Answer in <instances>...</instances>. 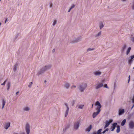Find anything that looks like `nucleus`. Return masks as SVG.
Masks as SVG:
<instances>
[{
	"label": "nucleus",
	"mask_w": 134,
	"mask_h": 134,
	"mask_svg": "<svg viewBox=\"0 0 134 134\" xmlns=\"http://www.w3.org/2000/svg\"><path fill=\"white\" fill-rule=\"evenodd\" d=\"M52 66V65L51 64H48L43 66L38 72L37 75L39 76L42 74L47 70L50 69Z\"/></svg>",
	"instance_id": "nucleus-1"
},
{
	"label": "nucleus",
	"mask_w": 134,
	"mask_h": 134,
	"mask_svg": "<svg viewBox=\"0 0 134 134\" xmlns=\"http://www.w3.org/2000/svg\"><path fill=\"white\" fill-rule=\"evenodd\" d=\"M87 84L86 83H83L79 85V89L81 92H83L87 87Z\"/></svg>",
	"instance_id": "nucleus-2"
},
{
	"label": "nucleus",
	"mask_w": 134,
	"mask_h": 134,
	"mask_svg": "<svg viewBox=\"0 0 134 134\" xmlns=\"http://www.w3.org/2000/svg\"><path fill=\"white\" fill-rule=\"evenodd\" d=\"M80 125V121H78L76 122L74 124L73 127L74 130L76 131L78 130Z\"/></svg>",
	"instance_id": "nucleus-3"
},
{
	"label": "nucleus",
	"mask_w": 134,
	"mask_h": 134,
	"mask_svg": "<svg viewBox=\"0 0 134 134\" xmlns=\"http://www.w3.org/2000/svg\"><path fill=\"white\" fill-rule=\"evenodd\" d=\"M25 129L27 134H29L30 131V126L28 123L26 124Z\"/></svg>",
	"instance_id": "nucleus-4"
},
{
	"label": "nucleus",
	"mask_w": 134,
	"mask_h": 134,
	"mask_svg": "<svg viewBox=\"0 0 134 134\" xmlns=\"http://www.w3.org/2000/svg\"><path fill=\"white\" fill-rule=\"evenodd\" d=\"M95 105L97 106L96 108V110L100 111L101 110L100 108L102 107V105L98 101H97L95 104Z\"/></svg>",
	"instance_id": "nucleus-5"
},
{
	"label": "nucleus",
	"mask_w": 134,
	"mask_h": 134,
	"mask_svg": "<svg viewBox=\"0 0 134 134\" xmlns=\"http://www.w3.org/2000/svg\"><path fill=\"white\" fill-rule=\"evenodd\" d=\"M113 121V120L111 119H110L109 120H106L105 122V125L104 126V129L107 127L109 125L110 123Z\"/></svg>",
	"instance_id": "nucleus-6"
},
{
	"label": "nucleus",
	"mask_w": 134,
	"mask_h": 134,
	"mask_svg": "<svg viewBox=\"0 0 134 134\" xmlns=\"http://www.w3.org/2000/svg\"><path fill=\"white\" fill-rule=\"evenodd\" d=\"M81 37H78L75 38L74 40L72 41V43H77L81 41Z\"/></svg>",
	"instance_id": "nucleus-7"
},
{
	"label": "nucleus",
	"mask_w": 134,
	"mask_h": 134,
	"mask_svg": "<svg viewBox=\"0 0 134 134\" xmlns=\"http://www.w3.org/2000/svg\"><path fill=\"white\" fill-rule=\"evenodd\" d=\"M129 128L131 129H132L134 128V122L133 121H130L129 124Z\"/></svg>",
	"instance_id": "nucleus-8"
},
{
	"label": "nucleus",
	"mask_w": 134,
	"mask_h": 134,
	"mask_svg": "<svg viewBox=\"0 0 134 134\" xmlns=\"http://www.w3.org/2000/svg\"><path fill=\"white\" fill-rule=\"evenodd\" d=\"M65 105L66 107V110L65 112V116L66 117L68 115V114L69 112V108L68 107L67 104L66 103L65 104Z\"/></svg>",
	"instance_id": "nucleus-9"
},
{
	"label": "nucleus",
	"mask_w": 134,
	"mask_h": 134,
	"mask_svg": "<svg viewBox=\"0 0 134 134\" xmlns=\"http://www.w3.org/2000/svg\"><path fill=\"white\" fill-rule=\"evenodd\" d=\"M103 86V84L102 83H98L96 86V89H98L102 87Z\"/></svg>",
	"instance_id": "nucleus-10"
},
{
	"label": "nucleus",
	"mask_w": 134,
	"mask_h": 134,
	"mask_svg": "<svg viewBox=\"0 0 134 134\" xmlns=\"http://www.w3.org/2000/svg\"><path fill=\"white\" fill-rule=\"evenodd\" d=\"M118 114L119 115H121L124 113L125 110L124 109H119L118 111Z\"/></svg>",
	"instance_id": "nucleus-11"
},
{
	"label": "nucleus",
	"mask_w": 134,
	"mask_h": 134,
	"mask_svg": "<svg viewBox=\"0 0 134 134\" xmlns=\"http://www.w3.org/2000/svg\"><path fill=\"white\" fill-rule=\"evenodd\" d=\"M134 58V55L130 56V58L129 59L128 63L129 64H131V62L133 61V59Z\"/></svg>",
	"instance_id": "nucleus-12"
},
{
	"label": "nucleus",
	"mask_w": 134,
	"mask_h": 134,
	"mask_svg": "<svg viewBox=\"0 0 134 134\" xmlns=\"http://www.w3.org/2000/svg\"><path fill=\"white\" fill-rule=\"evenodd\" d=\"M70 85V84L69 83L65 82V83L64 86V88L66 89H68Z\"/></svg>",
	"instance_id": "nucleus-13"
},
{
	"label": "nucleus",
	"mask_w": 134,
	"mask_h": 134,
	"mask_svg": "<svg viewBox=\"0 0 134 134\" xmlns=\"http://www.w3.org/2000/svg\"><path fill=\"white\" fill-rule=\"evenodd\" d=\"M127 47V45L125 44H124L122 47L121 49V51L123 53Z\"/></svg>",
	"instance_id": "nucleus-14"
},
{
	"label": "nucleus",
	"mask_w": 134,
	"mask_h": 134,
	"mask_svg": "<svg viewBox=\"0 0 134 134\" xmlns=\"http://www.w3.org/2000/svg\"><path fill=\"white\" fill-rule=\"evenodd\" d=\"M101 72L99 71H97L94 72V74L96 76H99L101 74Z\"/></svg>",
	"instance_id": "nucleus-15"
},
{
	"label": "nucleus",
	"mask_w": 134,
	"mask_h": 134,
	"mask_svg": "<svg viewBox=\"0 0 134 134\" xmlns=\"http://www.w3.org/2000/svg\"><path fill=\"white\" fill-rule=\"evenodd\" d=\"M10 123L9 122H8L5 124L4 128L6 130H7L10 126Z\"/></svg>",
	"instance_id": "nucleus-16"
},
{
	"label": "nucleus",
	"mask_w": 134,
	"mask_h": 134,
	"mask_svg": "<svg viewBox=\"0 0 134 134\" xmlns=\"http://www.w3.org/2000/svg\"><path fill=\"white\" fill-rule=\"evenodd\" d=\"M102 130V129H99L98 131L97 132H94L91 134H101V131Z\"/></svg>",
	"instance_id": "nucleus-17"
},
{
	"label": "nucleus",
	"mask_w": 134,
	"mask_h": 134,
	"mask_svg": "<svg viewBox=\"0 0 134 134\" xmlns=\"http://www.w3.org/2000/svg\"><path fill=\"white\" fill-rule=\"evenodd\" d=\"M117 123H115L113 124L112 125V128L111 130V131H114V130L116 126L117 125Z\"/></svg>",
	"instance_id": "nucleus-18"
},
{
	"label": "nucleus",
	"mask_w": 134,
	"mask_h": 134,
	"mask_svg": "<svg viewBox=\"0 0 134 134\" xmlns=\"http://www.w3.org/2000/svg\"><path fill=\"white\" fill-rule=\"evenodd\" d=\"M100 111L97 110V112H94L93 113V118H95L96 116L99 113Z\"/></svg>",
	"instance_id": "nucleus-19"
},
{
	"label": "nucleus",
	"mask_w": 134,
	"mask_h": 134,
	"mask_svg": "<svg viewBox=\"0 0 134 134\" xmlns=\"http://www.w3.org/2000/svg\"><path fill=\"white\" fill-rule=\"evenodd\" d=\"M84 105L83 104H79L77 105V107H78V108L82 109L83 108Z\"/></svg>",
	"instance_id": "nucleus-20"
},
{
	"label": "nucleus",
	"mask_w": 134,
	"mask_h": 134,
	"mask_svg": "<svg viewBox=\"0 0 134 134\" xmlns=\"http://www.w3.org/2000/svg\"><path fill=\"white\" fill-rule=\"evenodd\" d=\"M2 109H3L4 108V107L5 104V101L3 99H2Z\"/></svg>",
	"instance_id": "nucleus-21"
},
{
	"label": "nucleus",
	"mask_w": 134,
	"mask_h": 134,
	"mask_svg": "<svg viewBox=\"0 0 134 134\" xmlns=\"http://www.w3.org/2000/svg\"><path fill=\"white\" fill-rule=\"evenodd\" d=\"M101 32L100 31L99 32L98 34H96L95 36V37L97 38H98L101 35Z\"/></svg>",
	"instance_id": "nucleus-22"
},
{
	"label": "nucleus",
	"mask_w": 134,
	"mask_h": 134,
	"mask_svg": "<svg viewBox=\"0 0 134 134\" xmlns=\"http://www.w3.org/2000/svg\"><path fill=\"white\" fill-rule=\"evenodd\" d=\"M30 109V108L28 107H25L23 108V110L26 111H28Z\"/></svg>",
	"instance_id": "nucleus-23"
},
{
	"label": "nucleus",
	"mask_w": 134,
	"mask_h": 134,
	"mask_svg": "<svg viewBox=\"0 0 134 134\" xmlns=\"http://www.w3.org/2000/svg\"><path fill=\"white\" fill-rule=\"evenodd\" d=\"M18 64H16L14 65V68L13 69V70L14 71H15L17 70L18 68Z\"/></svg>",
	"instance_id": "nucleus-24"
},
{
	"label": "nucleus",
	"mask_w": 134,
	"mask_h": 134,
	"mask_svg": "<svg viewBox=\"0 0 134 134\" xmlns=\"http://www.w3.org/2000/svg\"><path fill=\"white\" fill-rule=\"evenodd\" d=\"M92 127V125H90L89 127H87L86 129V131H87L90 132V131Z\"/></svg>",
	"instance_id": "nucleus-25"
},
{
	"label": "nucleus",
	"mask_w": 134,
	"mask_h": 134,
	"mask_svg": "<svg viewBox=\"0 0 134 134\" xmlns=\"http://www.w3.org/2000/svg\"><path fill=\"white\" fill-rule=\"evenodd\" d=\"M70 127V125H66L65 127L64 128L63 131H65L66 130L69 129Z\"/></svg>",
	"instance_id": "nucleus-26"
},
{
	"label": "nucleus",
	"mask_w": 134,
	"mask_h": 134,
	"mask_svg": "<svg viewBox=\"0 0 134 134\" xmlns=\"http://www.w3.org/2000/svg\"><path fill=\"white\" fill-rule=\"evenodd\" d=\"M120 130V127L119 125H118L117 126L116 132L119 133Z\"/></svg>",
	"instance_id": "nucleus-27"
},
{
	"label": "nucleus",
	"mask_w": 134,
	"mask_h": 134,
	"mask_svg": "<svg viewBox=\"0 0 134 134\" xmlns=\"http://www.w3.org/2000/svg\"><path fill=\"white\" fill-rule=\"evenodd\" d=\"M131 48L130 47H129L127 49V51H126V55H128V54L129 53L130 51L131 50Z\"/></svg>",
	"instance_id": "nucleus-28"
},
{
	"label": "nucleus",
	"mask_w": 134,
	"mask_h": 134,
	"mask_svg": "<svg viewBox=\"0 0 134 134\" xmlns=\"http://www.w3.org/2000/svg\"><path fill=\"white\" fill-rule=\"evenodd\" d=\"M126 119H124L122 122L121 123V125L122 126H123L125 125L126 122Z\"/></svg>",
	"instance_id": "nucleus-29"
},
{
	"label": "nucleus",
	"mask_w": 134,
	"mask_h": 134,
	"mask_svg": "<svg viewBox=\"0 0 134 134\" xmlns=\"http://www.w3.org/2000/svg\"><path fill=\"white\" fill-rule=\"evenodd\" d=\"M104 26V25L102 23H100L99 24V27H100V29H102L103 27Z\"/></svg>",
	"instance_id": "nucleus-30"
},
{
	"label": "nucleus",
	"mask_w": 134,
	"mask_h": 134,
	"mask_svg": "<svg viewBox=\"0 0 134 134\" xmlns=\"http://www.w3.org/2000/svg\"><path fill=\"white\" fill-rule=\"evenodd\" d=\"M57 21L56 20H54L53 22V23L52 24V25L53 26H54L57 24Z\"/></svg>",
	"instance_id": "nucleus-31"
},
{
	"label": "nucleus",
	"mask_w": 134,
	"mask_h": 134,
	"mask_svg": "<svg viewBox=\"0 0 134 134\" xmlns=\"http://www.w3.org/2000/svg\"><path fill=\"white\" fill-rule=\"evenodd\" d=\"M10 83L9 82L8 83L7 85V87H8L7 88V90H8L9 88H10Z\"/></svg>",
	"instance_id": "nucleus-32"
},
{
	"label": "nucleus",
	"mask_w": 134,
	"mask_h": 134,
	"mask_svg": "<svg viewBox=\"0 0 134 134\" xmlns=\"http://www.w3.org/2000/svg\"><path fill=\"white\" fill-rule=\"evenodd\" d=\"M94 48H89L87 49V51L88 52L89 51H93L94 50Z\"/></svg>",
	"instance_id": "nucleus-33"
},
{
	"label": "nucleus",
	"mask_w": 134,
	"mask_h": 134,
	"mask_svg": "<svg viewBox=\"0 0 134 134\" xmlns=\"http://www.w3.org/2000/svg\"><path fill=\"white\" fill-rule=\"evenodd\" d=\"M108 130L109 129L107 128L102 132V133H104L108 131Z\"/></svg>",
	"instance_id": "nucleus-34"
},
{
	"label": "nucleus",
	"mask_w": 134,
	"mask_h": 134,
	"mask_svg": "<svg viewBox=\"0 0 134 134\" xmlns=\"http://www.w3.org/2000/svg\"><path fill=\"white\" fill-rule=\"evenodd\" d=\"M132 9L134 10V0L132 3Z\"/></svg>",
	"instance_id": "nucleus-35"
},
{
	"label": "nucleus",
	"mask_w": 134,
	"mask_h": 134,
	"mask_svg": "<svg viewBox=\"0 0 134 134\" xmlns=\"http://www.w3.org/2000/svg\"><path fill=\"white\" fill-rule=\"evenodd\" d=\"M75 6V5L74 4H73L72 5L71 7L70 8L71 9H72Z\"/></svg>",
	"instance_id": "nucleus-36"
},
{
	"label": "nucleus",
	"mask_w": 134,
	"mask_h": 134,
	"mask_svg": "<svg viewBox=\"0 0 134 134\" xmlns=\"http://www.w3.org/2000/svg\"><path fill=\"white\" fill-rule=\"evenodd\" d=\"M32 84V82H31L28 86L29 87H30L31 86Z\"/></svg>",
	"instance_id": "nucleus-37"
},
{
	"label": "nucleus",
	"mask_w": 134,
	"mask_h": 134,
	"mask_svg": "<svg viewBox=\"0 0 134 134\" xmlns=\"http://www.w3.org/2000/svg\"><path fill=\"white\" fill-rule=\"evenodd\" d=\"M104 87L108 89L109 88V87L107 85V84H105L104 85Z\"/></svg>",
	"instance_id": "nucleus-38"
},
{
	"label": "nucleus",
	"mask_w": 134,
	"mask_h": 134,
	"mask_svg": "<svg viewBox=\"0 0 134 134\" xmlns=\"http://www.w3.org/2000/svg\"><path fill=\"white\" fill-rule=\"evenodd\" d=\"M7 81V80H5L4 82L3 83H2L1 84V85H5V83Z\"/></svg>",
	"instance_id": "nucleus-39"
},
{
	"label": "nucleus",
	"mask_w": 134,
	"mask_h": 134,
	"mask_svg": "<svg viewBox=\"0 0 134 134\" xmlns=\"http://www.w3.org/2000/svg\"><path fill=\"white\" fill-rule=\"evenodd\" d=\"M53 6V4L52 3H50V4L49 7L50 8H51Z\"/></svg>",
	"instance_id": "nucleus-40"
},
{
	"label": "nucleus",
	"mask_w": 134,
	"mask_h": 134,
	"mask_svg": "<svg viewBox=\"0 0 134 134\" xmlns=\"http://www.w3.org/2000/svg\"><path fill=\"white\" fill-rule=\"evenodd\" d=\"M130 75H129V80H128V83H129V81L130 80Z\"/></svg>",
	"instance_id": "nucleus-41"
},
{
	"label": "nucleus",
	"mask_w": 134,
	"mask_h": 134,
	"mask_svg": "<svg viewBox=\"0 0 134 134\" xmlns=\"http://www.w3.org/2000/svg\"><path fill=\"white\" fill-rule=\"evenodd\" d=\"M132 102L133 103H134V96H133V98L132 99Z\"/></svg>",
	"instance_id": "nucleus-42"
},
{
	"label": "nucleus",
	"mask_w": 134,
	"mask_h": 134,
	"mask_svg": "<svg viewBox=\"0 0 134 134\" xmlns=\"http://www.w3.org/2000/svg\"><path fill=\"white\" fill-rule=\"evenodd\" d=\"M76 87V86H72L71 87V88H75Z\"/></svg>",
	"instance_id": "nucleus-43"
},
{
	"label": "nucleus",
	"mask_w": 134,
	"mask_h": 134,
	"mask_svg": "<svg viewBox=\"0 0 134 134\" xmlns=\"http://www.w3.org/2000/svg\"><path fill=\"white\" fill-rule=\"evenodd\" d=\"M134 43V37H133L131 40Z\"/></svg>",
	"instance_id": "nucleus-44"
},
{
	"label": "nucleus",
	"mask_w": 134,
	"mask_h": 134,
	"mask_svg": "<svg viewBox=\"0 0 134 134\" xmlns=\"http://www.w3.org/2000/svg\"><path fill=\"white\" fill-rule=\"evenodd\" d=\"M8 21V19L7 18L6 19V20H5V23H6L7 21Z\"/></svg>",
	"instance_id": "nucleus-45"
},
{
	"label": "nucleus",
	"mask_w": 134,
	"mask_h": 134,
	"mask_svg": "<svg viewBox=\"0 0 134 134\" xmlns=\"http://www.w3.org/2000/svg\"><path fill=\"white\" fill-rule=\"evenodd\" d=\"M19 93V91H18L16 93V95H18V93Z\"/></svg>",
	"instance_id": "nucleus-46"
},
{
	"label": "nucleus",
	"mask_w": 134,
	"mask_h": 134,
	"mask_svg": "<svg viewBox=\"0 0 134 134\" xmlns=\"http://www.w3.org/2000/svg\"><path fill=\"white\" fill-rule=\"evenodd\" d=\"M74 100H73V103H72V106L73 105H74Z\"/></svg>",
	"instance_id": "nucleus-47"
},
{
	"label": "nucleus",
	"mask_w": 134,
	"mask_h": 134,
	"mask_svg": "<svg viewBox=\"0 0 134 134\" xmlns=\"http://www.w3.org/2000/svg\"><path fill=\"white\" fill-rule=\"evenodd\" d=\"M71 9L70 8V9H69V10H68V12H70V10H71Z\"/></svg>",
	"instance_id": "nucleus-48"
},
{
	"label": "nucleus",
	"mask_w": 134,
	"mask_h": 134,
	"mask_svg": "<svg viewBox=\"0 0 134 134\" xmlns=\"http://www.w3.org/2000/svg\"><path fill=\"white\" fill-rule=\"evenodd\" d=\"M18 36H19V34H17V35H16V38H17V37H18Z\"/></svg>",
	"instance_id": "nucleus-49"
},
{
	"label": "nucleus",
	"mask_w": 134,
	"mask_h": 134,
	"mask_svg": "<svg viewBox=\"0 0 134 134\" xmlns=\"http://www.w3.org/2000/svg\"><path fill=\"white\" fill-rule=\"evenodd\" d=\"M123 2H125L126 1V0H122Z\"/></svg>",
	"instance_id": "nucleus-50"
},
{
	"label": "nucleus",
	"mask_w": 134,
	"mask_h": 134,
	"mask_svg": "<svg viewBox=\"0 0 134 134\" xmlns=\"http://www.w3.org/2000/svg\"><path fill=\"white\" fill-rule=\"evenodd\" d=\"M44 83H46L47 82V81L46 80H45L44 81Z\"/></svg>",
	"instance_id": "nucleus-51"
},
{
	"label": "nucleus",
	"mask_w": 134,
	"mask_h": 134,
	"mask_svg": "<svg viewBox=\"0 0 134 134\" xmlns=\"http://www.w3.org/2000/svg\"><path fill=\"white\" fill-rule=\"evenodd\" d=\"M13 134H19L18 133H15Z\"/></svg>",
	"instance_id": "nucleus-52"
},
{
	"label": "nucleus",
	"mask_w": 134,
	"mask_h": 134,
	"mask_svg": "<svg viewBox=\"0 0 134 134\" xmlns=\"http://www.w3.org/2000/svg\"><path fill=\"white\" fill-rule=\"evenodd\" d=\"M52 51H53V52H54L55 51V49H53Z\"/></svg>",
	"instance_id": "nucleus-53"
},
{
	"label": "nucleus",
	"mask_w": 134,
	"mask_h": 134,
	"mask_svg": "<svg viewBox=\"0 0 134 134\" xmlns=\"http://www.w3.org/2000/svg\"><path fill=\"white\" fill-rule=\"evenodd\" d=\"M115 85H114V90H115Z\"/></svg>",
	"instance_id": "nucleus-54"
},
{
	"label": "nucleus",
	"mask_w": 134,
	"mask_h": 134,
	"mask_svg": "<svg viewBox=\"0 0 134 134\" xmlns=\"http://www.w3.org/2000/svg\"><path fill=\"white\" fill-rule=\"evenodd\" d=\"M134 104L133 105L132 107L131 108V109H132L133 108V107H134Z\"/></svg>",
	"instance_id": "nucleus-55"
},
{
	"label": "nucleus",
	"mask_w": 134,
	"mask_h": 134,
	"mask_svg": "<svg viewBox=\"0 0 134 134\" xmlns=\"http://www.w3.org/2000/svg\"><path fill=\"white\" fill-rule=\"evenodd\" d=\"M93 104H92V108L93 107Z\"/></svg>",
	"instance_id": "nucleus-56"
},
{
	"label": "nucleus",
	"mask_w": 134,
	"mask_h": 134,
	"mask_svg": "<svg viewBox=\"0 0 134 134\" xmlns=\"http://www.w3.org/2000/svg\"><path fill=\"white\" fill-rule=\"evenodd\" d=\"M133 69H134V67H133Z\"/></svg>",
	"instance_id": "nucleus-57"
},
{
	"label": "nucleus",
	"mask_w": 134,
	"mask_h": 134,
	"mask_svg": "<svg viewBox=\"0 0 134 134\" xmlns=\"http://www.w3.org/2000/svg\"><path fill=\"white\" fill-rule=\"evenodd\" d=\"M1 1V0H0V1Z\"/></svg>",
	"instance_id": "nucleus-58"
}]
</instances>
